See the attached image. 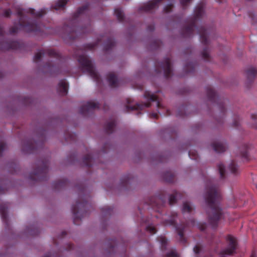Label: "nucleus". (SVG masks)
I'll use <instances>...</instances> for the list:
<instances>
[{
    "label": "nucleus",
    "instance_id": "4d7b16f0",
    "mask_svg": "<svg viewBox=\"0 0 257 257\" xmlns=\"http://www.w3.org/2000/svg\"><path fill=\"white\" fill-rule=\"evenodd\" d=\"M155 29V26L154 25H149L147 27V30L150 32L153 31Z\"/></svg>",
    "mask_w": 257,
    "mask_h": 257
},
{
    "label": "nucleus",
    "instance_id": "39448f33",
    "mask_svg": "<svg viewBox=\"0 0 257 257\" xmlns=\"http://www.w3.org/2000/svg\"><path fill=\"white\" fill-rule=\"evenodd\" d=\"M177 217V213L173 212H172L170 216V218L168 220H165L163 222L165 225H171L174 226L179 236V241L182 244H185L187 242L185 237H184V233L185 229L186 227L190 226H194L195 225L196 223L194 219H191L185 223H181L180 225H178L176 222V218Z\"/></svg>",
    "mask_w": 257,
    "mask_h": 257
},
{
    "label": "nucleus",
    "instance_id": "a878e982",
    "mask_svg": "<svg viewBox=\"0 0 257 257\" xmlns=\"http://www.w3.org/2000/svg\"><path fill=\"white\" fill-rule=\"evenodd\" d=\"M68 184V181L66 179H62L54 182L53 183V188L55 190L64 188Z\"/></svg>",
    "mask_w": 257,
    "mask_h": 257
},
{
    "label": "nucleus",
    "instance_id": "6e6d98bb",
    "mask_svg": "<svg viewBox=\"0 0 257 257\" xmlns=\"http://www.w3.org/2000/svg\"><path fill=\"white\" fill-rule=\"evenodd\" d=\"M150 116L151 118H154V119H158V117H159V115L157 113H155V112H153V113H151L150 114Z\"/></svg>",
    "mask_w": 257,
    "mask_h": 257
},
{
    "label": "nucleus",
    "instance_id": "473e14b6",
    "mask_svg": "<svg viewBox=\"0 0 257 257\" xmlns=\"http://www.w3.org/2000/svg\"><path fill=\"white\" fill-rule=\"evenodd\" d=\"M114 15L116 16L118 21L122 22L124 19V16L122 10L120 8H116L114 11Z\"/></svg>",
    "mask_w": 257,
    "mask_h": 257
},
{
    "label": "nucleus",
    "instance_id": "412c9836",
    "mask_svg": "<svg viewBox=\"0 0 257 257\" xmlns=\"http://www.w3.org/2000/svg\"><path fill=\"white\" fill-rule=\"evenodd\" d=\"M134 178L128 174L124 176L120 180V187L123 189H128L130 188V185L132 182Z\"/></svg>",
    "mask_w": 257,
    "mask_h": 257
},
{
    "label": "nucleus",
    "instance_id": "bf43d9fd",
    "mask_svg": "<svg viewBox=\"0 0 257 257\" xmlns=\"http://www.w3.org/2000/svg\"><path fill=\"white\" fill-rule=\"evenodd\" d=\"M73 248H74V245L72 244L69 243L67 245L66 249L68 250H71L72 249H73Z\"/></svg>",
    "mask_w": 257,
    "mask_h": 257
},
{
    "label": "nucleus",
    "instance_id": "603ef678",
    "mask_svg": "<svg viewBox=\"0 0 257 257\" xmlns=\"http://www.w3.org/2000/svg\"><path fill=\"white\" fill-rule=\"evenodd\" d=\"M192 0H180V3L181 5L183 6L184 8H185L188 4Z\"/></svg>",
    "mask_w": 257,
    "mask_h": 257
},
{
    "label": "nucleus",
    "instance_id": "72a5a7b5",
    "mask_svg": "<svg viewBox=\"0 0 257 257\" xmlns=\"http://www.w3.org/2000/svg\"><path fill=\"white\" fill-rule=\"evenodd\" d=\"M76 134L70 132H66L65 134V139L66 142H74L76 140Z\"/></svg>",
    "mask_w": 257,
    "mask_h": 257
},
{
    "label": "nucleus",
    "instance_id": "4468645a",
    "mask_svg": "<svg viewBox=\"0 0 257 257\" xmlns=\"http://www.w3.org/2000/svg\"><path fill=\"white\" fill-rule=\"evenodd\" d=\"M164 72V76L166 78H169L172 74V64L170 58H166L163 61L156 66V71L157 73Z\"/></svg>",
    "mask_w": 257,
    "mask_h": 257
},
{
    "label": "nucleus",
    "instance_id": "680f3d73",
    "mask_svg": "<svg viewBox=\"0 0 257 257\" xmlns=\"http://www.w3.org/2000/svg\"><path fill=\"white\" fill-rule=\"evenodd\" d=\"M117 244L115 243V241H113V244H110L109 247L110 249H113Z\"/></svg>",
    "mask_w": 257,
    "mask_h": 257
},
{
    "label": "nucleus",
    "instance_id": "09e8293b",
    "mask_svg": "<svg viewBox=\"0 0 257 257\" xmlns=\"http://www.w3.org/2000/svg\"><path fill=\"white\" fill-rule=\"evenodd\" d=\"M197 227L201 231H204L206 228V224L205 223L199 222L197 223Z\"/></svg>",
    "mask_w": 257,
    "mask_h": 257
},
{
    "label": "nucleus",
    "instance_id": "6e6552de",
    "mask_svg": "<svg viewBox=\"0 0 257 257\" xmlns=\"http://www.w3.org/2000/svg\"><path fill=\"white\" fill-rule=\"evenodd\" d=\"M78 61L82 70L86 71L97 84H99L101 81L100 76L95 71L94 65L89 57L84 54L81 55L78 57Z\"/></svg>",
    "mask_w": 257,
    "mask_h": 257
},
{
    "label": "nucleus",
    "instance_id": "e2e57ef3",
    "mask_svg": "<svg viewBox=\"0 0 257 257\" xmlns=\"http://www.w3.org/2000/svg\"><path fill=\"white\" fill-rule=\"evenodd\" d=\"M86 189L85 187H83L80 188V192L82 194H84L85 192Z\"/></svg>",
    "mask_w": 257,
    "mask_h": 257
},
{
    "label": "nucleus",
    "instance_id": "2f4dec72",
    "mask_svg": "<svg viewBox=\"0 0 257 257\" xmlns=\"http://www.w3.org/2000/svg\"><path fill=\"white\" fill-rule=\"evenodd\" d=\"M163 178L165 181L172 183L174 181L175 178L174 174L171 171H167L163 174Z\"/></svg>",
    "mask_w": 257,
    "mask_h": 257
},
{
    "label": "nucleus",
    "instance_id": "7c9ffc66",
    "mask_svg": "<svg viewBox=\"0 0 257 257\" xmlns=\"http://www.w3.org/2000/svg\"><path fill=\"white\" fill-rule=\"evenodd\" d=\"M67 3V1L66 0H59L52 6L51 9L56 11L64 9Z\"/></svg>",
    "mask_w": 257,
    "mask_h": 257
},
{
    "label": "nucleus",
    "instance_id": "c85d7f7f",
    "mask_svg": "<svg viewBox=\"0 0 257 257\" xmlns=\"http://www.w3.org/2000/svg\"><path fill=\"white\" fill-rule=\"evenodd\" d=\"M246 74L247 80L252 81L257 75V70L254 67H250L246 70Z\"/></svg>",
    "mask_w": 257,
    "mask_h": 257
},
{
    "label": "nucleus",
    "instance_id": "052dcab7",
    "mask_svg": "<svg viewBox=\"0 0 257 257\" xmlns=\"http://www.w3.org/2000/svg\"><path fill=\"white\" fill-rule=\"evenodd\" d=\"M28 232H30V233L31 234H32V235H37V234L38 233L39 231H38V229H36V230H33V231H32H32H30L29 230H28Z\"/></svg>",
    "mask_w": 257,
    "mask_h": 257
},
{
    "label": "nucleus",
    "instance_id": "f257e3e1",
    "mask_svg": "<svg viewBox=\"0 0 257 257\" xmlns=\"http://www.w3.org/2000/svg\"><path fill=\"white\" fill-rule=\"evenodd\" d=\"M47 10L44 8L38 12L32 8H19L17 10L18 21L14 23L10 28L9 32L11 35H15L19 32L27 33H39L42 30V25L38 19L45 15Z\"/></svg>",
    "mask_w": 257,
    "mask_h": 257
},
{
    "label": "nucleus",
    "instance_id": "7ed1b4c3",
    "mask_svg": "<svg viewBox=\"0 0 257 257\" xmlns=\"http://www.w3.org/2000/svg\"><path fill=\"white\" fill-rule=\"evenodd\" d=\"M204 5L203 3L200 4L195 8L194 16L188 20L187 25L182 29V34L184 37H190L193 35L194 29L196 28L197 34L200 36L201 43L205 46L201 53L202 57L204 60L209 61L210 60V55L208 53V48L207 47L209 45L207 30L204 27H196L197 22L202 18L204 14Z\"/></svg>",
    "mask_w": 257,
    "mask_h": 257
},
{
    "label": "nucleus",
    "instance_id": "ddd939ff",
    "mask_svg": "<svg viewBox=\"0 0 257 257\" xmlns=\"http://www.w3.org/2000/svg\"><path fill=\"white\" fill-rule=\"evenodd\" d=\"M3 36V31L1 28V51L3 50H21L23 48L24 45L23 43H21L17 41L13 40H7L4 41L2 39Z\"/></svg>",
    "mask_w": 257,
    "mask_h": 257
},
{
    "label": "nucleus",
    "instance_id": "49530a36",
    "mask_svg": "<svg viewBox=\"0 0 257 257\" xmlns=\"http://www.w3.org/2000/svg\"><path fill=\"white\" fill-rule=\"evenodd\" d=\"M174 7V6L172 4H170L167 5L164 9V12L166 13H170L172 11L173 8Z\"/></svg>",
    "mask_w": 257,
    "mask_h": 257
},
{
    "label": "nucleus",
    "instance_id": "774afa93",
    "mask_svg": "<svg viewBox=\"0 0 257 257\" xmlns=\"http://www.w3.org/2000/svg\"><path fill=\"white\" fill-rule=\"evenodd\" d=\"M66 234V232L65 231H63L61 233V237H63L64 236H65Z\"/></svg>",
    "mask_w": 257,
    "mask_h": 257
},
{
    "label": "nucleus",
    "instance_id": "0eeeda50",
    "mask_svg": "<svg viewBox=\"0 0 257 257\" xmlns=\"http://www.w3.org/2000/svg\"><path fill=\"white\" fill-rule=\"evenodd\" d=\"M144 97L147 99L149 101L146 103H137L133 106L129 105V104L132 102L131 98L127 99V105L125 106V111L129 112L133 110H142L145 107H149L151 106L150 101H156V105L158 108L163 107V106L161 103V101L158 97L156 95L151 93L150 91H146L144 93Z\"/></svg>",
    "mask_w": 257,
    "mask_h": 257
},
{
    "label": "nucleus",
    "instance_id": "58836bf2",
    "mask_svg": "<svg viewBox=\"0 0 257 257\" xmlns=\"http://www.w3.org/2000/svg\"><path fill=\"white\" fill-rule=\"evenodd\" d=\"M159 241L161 243V249L162 251L166 249L168 243L167 239L164 236H161L158 238Z\"/></svg>",
    "mask_w": 257,
    "mask_h": 257
},
{
    "label": "nucleus",
    "instance_id": "8fccbe9b",
    "mask_svg": "<svg viewBox=\"0 0 257 257\" xmlns=\"http://www.w3.org/2000/svg\"><path fill=\"white\" fill-rule=\"evenodd\" d=\"M202 248L199 245H196L193 248V251L196 254H199L201 252Z\"/></svg>",
    "mask_w": 257,
    "mask_h": 257
},
{
    "label": "nucleus",
    "instance_id": "4be33fe9",
    "mask_svg": "<svg viewBox=\"0 0 257 257\" xmlns=\"http://www.w3.org/2000/svg\"><path fill=\"white\" fill-rule=\"evenodd\" d=\"M250 145L248 144H244L241 147V148L240 149V156L245 161H248L250 160L248 152V150L250 149Z\"/></svg>",
    "mask_w": 257,
    "mask_h": 257
},
{
    "label": "nucleus",
    "instance_id": "e433bc0d",
    "mask_svg": "<svg viewBox=\"0 0 257 257\" xmlns=\"http://www.w3.org/2000/svg\"><path fill=\"white\" fill-rule=\"evenodd\" d=\"M104 40H105V37L103 36L102 37V38L98 40V41L96 43H90V44H86L84 48H85V49L88 50H93L96 47V46L99 43L100 41Z\"/></svg>",
    "mask_w": 257,
    "mask_h": 257
},
{
    "label": "nucleus",
    "instance_id": "ea45409f",
    "mask_svg": "<svg viewBox=\"0 0 257 257\" xmlns=\"http://www.w3.org/2000/svg\"><path fill=\"white\" fill-rule=\"evenodd\" d=\"M187 108V106L186 105H182L181 106L177 113V115L178 116L183 117L186 115V110Z\"/></svg>",
    "mask_w": 257,
    "mask_h": 257
},
{
    "label": "nucleus",
    "instance_id": "f8f14e48",
    "mask_svg": "<svg viewBox=\"0 0 257 257\" xmlns=\"http://www.w3.org/2000/svg\"><path fill=\"white\" fill-rule=\"evenodd\" d=\"M43 142H35L32 139L27 140L23 142L22 151L25 153L31 154L43 148Z\"/></svg>",
    "mask_w": 257,
    "mask_h": 257
},
{
    "label": "nucleus",
    "instance_id": "4c0bfd02",
    "mask_svg": "<svg viewBox=\"0 0 257 257\" xmlns=\"http://www.w3.org/2000/svg\"><path fill=\"white\" fill-rule=\"evenodd\" d=\"M195 63L189 62L185 65L184 69L187 73H192L195 70Z\"/></svg>",
    "mask_w": 257,
    "mask_h": 257
},
{
    "label": "nucleus",
    "instance_id": "69168bd1",
    "mask_svg": "<svg viewBox=\"0 0 257 257\" xmlns=\"http://www.w3.org/2000/svg\"><path fill=\"white\" fill-rule=\"evenodd\" d=\"M213 239H214V235H211V240L209 241L210 244L212 243Z\"/></svg>",
    "mask_w": 257,
    "mask_h": 257
},
{
    "label": "nucleus",
    "instance_id": "b1692460",
    "mask_svg": "<svg viewBox=\"0 0 257 257\" xmlns=\"http://www.w3.org/2000/svg\"><path fill=\"white\" fill-rule=\"evenodd\" d=\"M88 9L89 5L88 4L78 8L77 12L73 16L72 22L76 21L81 15L86 14Z\"/></svg>",
    "mask_w": 257,
    "mask_h": 257
},
{
    "label": "nucleus",
    "instance_id": "393cba45",
    "mask_svg": "<svg viewBox=\"0 0 257 257\" xmlns=\"http://www.w3.org/2000/svg\"><path fill=\"white\" fill-rule=\"evenodd\" d=\"M116 124V120L115 118H112L110 121L107 122L104 126L105 132L107 134H112Z\"/></svg>",
    "mask_w": 257,
    "mask_h": 257
},
{
    "label": "nucleus",
    "instance_id": "5701e85b",
    "mask_svg": "<svg viewBox=\"0 0 257 257\" xmlns=\"http://www.w3.org/2000/svg\"><path fill=\"white\" fill-rule=\"evenodd\" d=\"M211 146L214 151L217 153L224 152L226 149V144L223 142H214Z\"/></svg>",
    "mask_w": 257,
    "mask_h": 257
},
{
    "label": "nucleus",
    "instance_id": "2eb2a0df",
    "mask_svg": "<svg viewBox=\"0 0 257 257\" xmlns=\"http://www.w3.org/2000/svg\"><path fill=\"white\" fill-rule=\"evenodd\" d=\"M166 197L163 194H160L155 196H153L149 199L147 203L149 206H151L154 209L158 212H160V210L164 205L166 203Z\"/></svg>",
    "mask_w": 257,
    "mask_h": 257
},
{
    "label": "nucleus",
    "instance_id": "dca6fc26",
    "mask_svg": "<svg viewBox=\"0 0 257 257\" xmlns=\"http://www.w3.org/2000/svg\"><path fill=\"white\" fill-rule=\"evenodd\" d=\"M99 108V104L92 101H88L85 104L82 105L79 109V112L82 115L87 116L93 111Z\"/></svg>",
    "mask_w": 257,
    "mask_h": 257
},
{
    "label": "nucleus",
    "instance_id": "864d4df0",
    "mask_svg": "<svg viewBox=\"0 0 257 257\" xmlns=\"http://www.w3.org/2000/svg\"><path fill=\"white\" fill-rule=\"evenodd\" d=\"M12 14V11L10 9H7L4 12V16L6 18H9Z\"/></svg>",
    "mask_w": 257,
    "mask_h": 257
},
{
    "label": "nucleus",
    "instance_id": "37998d69",
    "mask_svg": "<svg viewBox=\"0 0 257 257\" xmlns=\"http://www.w3.org/2000/svg\"><path fill=\"white\" fill-rule=\"evenodd\" d=\"M162 42L159 40H155L151 44V47L154 49H157L160 48L162 45Z\"/></svg>",
    "mask_w": 257,
    "mask_h": 257
},
{
    "label": "nucleus",
    "instance_id": "6ab92c4d",
    "mask_svg": "<svg viewBox=\"0 0 257 257\" xmlns=\"http://www.w3.org/2000/svg\"><path fill=\"white\" fill-rule=\"evenodd\" d=\"M107 81L111 87L115 88L121 85L120 80H118L116 75L113 73H109L107 76Z\"/></svg>",
    "mask_w": 257,
    "mask_h": 257
},
{
    "label": "nucleus",
    "instance_id": "c756f323",
    "mask_svg": "<svg viewBox=\"0 0 257 257\" xmlns=\"http://www.w3.org/2000/svg\"><path fill=\"white\" fill-rule=\"evenodd\" d=\"M182 194L180 192L177 191L174 192L169 197V204L171 205L174 204L176 202L177 199H179L182 198Z\"/></svg>",
    "mask_w": 257,
    "mask_h": 257
},
{
    "label": "nucleus",
    "instance_id": "9b49d317",
    "mask_svg": "<svg viewBox=\"0 0 257 257\" xmlns=\"http://www.w3.org/2000/svg\"><path fill=\"white\" fill-rule=\"evenodd\" d=\"M206 93L208 100L212 102H216L220 112L224 115L226 109L224 105V100L221 99L217 94L211 86L206 87Z\"/></svg>",
    "mask_w": 257,
    "mask_h": 257
},
{
    "label": "nucleus",
    "instance_id": "20e7f679",
    "mask_svg": "<svg viewBox=\"0 0 257 257\" xmlns=\"http://www.w3.org/2000/svg\"><path fill=\"white\" fill-rule=\"evenodd\" d=\"M46 55L51 58L56 59L54 65H51V64L49 63L44 66V69L46 72L49 73L51 75H58L61 73L66 74L69 73L68 71L63 72L61 70V67L63 66V63L65 61V59L54 50H40L35 55L33 60L35 63H37L41 60L42 57Z\"/></svg>",
    "mask_w": 257,
    "mask_h": 257
},
{
    "label": "nucleus",
    "instance_id": "0e129e2a",
    "mask_svg": "<svg viewBox=\"0 0 257 257\" xmlns=\"http://www.w3.org/2000/svg\"><path fill=\"white\" fill-rule=\"evenodd\" d=\"M3 184V181L2 180V179L1 178V194H2L4 192V190H3V186H2Z\"/></svg>",
    "mask_w": 257,
    "mask_h": 257
},
{
    "label": "nucleus",
    "instance_id": "3c124183",
    "mask_svg": "<svg viewBox=\"0 0 257 257\" xmlns=\"http://www.w3.org/2000/svg\"><path fill=\"white\" fill-rule=\"evenodd\" d=\"M240 124L239 118L238 116H235L233 122V126L237 127Z\"/></svg>",
    "mask_w": 257,
    "mask_h": 257
},
{
    "label": "nucleus",
    "instance_id": "a211bd4d",
    "mask_svg": "<svg viewBox=\"0 0 257 257\" xmlns=\"http://www.w3.org/2000/svg\"><path fill=\"white\" fill-rule=\"evenodd\" d=\"M1 219L6 229H9L10 224L8 218V207L6 204L1 202Z\"/></svg>",
    "mask_w": 257,
    "mask_h": 257
},
{
    "label": "nucleus",
    "instance_id": "c03bdc74",
    "mask_svg": "<svg viewBox=\"0 0 257 257\" xmlns=\"http://www.w3.org/2000/svg\"><path fill=\"white\" fill-rule=\"evenodd\" d=\"M189 157L192 160H197L198 156L197 152L196 151H191L190 150L188 153Z\"/></svg>",
    "mask_w": 257,
    "mask_h": 257
},
{
    "label": "nucleus",
    "instance_id": "a18cd8bd",
    "mask_svg": "<svg viewBox=\"0 0 257 257\" xmlns=\"http://www.w3.org/2000/svg\"><path fill=\"white\" fill-rule=\"evenodd\" d=\"M147 231L149 232L151 234H155L157 232V230L154 226L148 225L146 228Z\"/></svg>",
    "mask_w": 257,
    "mask_h": 257
},
{
    "label": "nucleus",
    "instance_id": "c9c22d12",
    "mask_svg": "<svg viewBox=\"0 0 257 257\" xmlns=\"http://www.w3.org/2000/svg\"><path fill=\"white\" fill-rule=\"evenodd\" d=\"M229 169L231 173L234 175H237L239 172L238 166L237 165L234 161H231L229 166Z\"/></svg>",
    "mask_w": 257,
    "mask_h": 257
},
{
    "label": "nucleus",
    "instance_id": "13d9d810",
    "mask_svg": "<svg viewBox=\"0 0 257 257\" xmlns=\"http://www.w3.org/2000/svg\"><path fill=\"white\" fill-rule=\"evenodd\" d=\"M5 143L1 140V156H2V152L5 148Z\"/></svg>",
    "mask_w": 257,
    "mask_h": 257
},
{
    "label": "nucleus",
    "instance_id": "f3484780",
    "mask_svg": "<svg viewBox=\"0 0 257 257\" xmlns=\"http://www.w3.org/2000/svg\"><path fill=\"white\" fill-rule=\"evenodd\" d=\"M163 0H153L145 4L139 8V11H144L149 12L158 7L159 4Z\"/></svg>",
    "mask_w": 257,
    "mask_h": 257
},
{
    "label": "nucleus",
    "instance_id": "f03ea898",
    "mask_svg": "<svg viewBox=\"0 0 257 257\" xmlns=\"http://www.w3.org/2000/svg\"><path fill=\"white\" fill-rule=\"evenodd\" d=\"M204 198L207 205L206 212L208 222L213 228H216L219 221L222 218L223 212L220 206L221 200L220 190L212 179L206 182Z\"/></svg>",
    "mask_w": 257,
    "mask_h": 257
},
{
    "label": "nucleus",
    "instance_id": "9d476101",
    "mask_svg": "<svg viewBox=\"0 0 257 257\" xmlns=\"http://www.w3.org/2000/svg\"><path fill=\"white\" fill-rule=\"evenodd\" d=\"M64 30L67 33L64 38L74 40L77 37H80L82 34L90 33L91 30V25L90 23L82 27H77L75 26L69 27L65 25Z\"/></svg>",
    "mask_w": 257,
    "mask_h": 257
},
{
    "label": "nucleus",
    "instance_id": "f704fd0d",
    "mask_svg": "<svg viewBox=\"0 0 257 257\" xmlns=\"http://www.w3.org/2000/svg\"><path fill=\"white\" fill-rule=\"evenodd\" d=\"M101 211L103 216L106 217L112 214L113 209L110 206H105L101 208Z\"/></svg>",
    "mask_w": 257,
    "mask_h": 257
},
{
    "label": "nucleus",
    "instance_id": "cd10ccee",
    "mask_svg": "<svg viewBox=\"0 0 257 257\" xmlns=\"http://www.w3.org/2000/svg\"><path fill=\"white\" fill-rule=\"evenodd\" d=\"M93 162L94 158L91 154H87L83 158V164L86 167L90 168L93 165Z\"/></svg>",
    "mask_w": 257,
    "mask_h": 257
},
{
    "label": "nucleus",
    "instance_id": "1a4fd4ad",
    "mask_svg": "<svg viewBox=\"0 0 257 257\" xmlns=\"http://www.w3.org/2000/svg\"><path fill=\"white\" fill-rule=\"evenodd\" d=\"M48 159H45L41 161H39L38 165L41 166H37L29 176L30 179L33 181H43L46 180L48 178Z\"/></svg>",
    "mask_w": 257,
    "mask_h": 257
},
{
    "label": "nucleus",
    "instance_id": "423d86ee",
    "mask_svg": "<svg viewBox=\"0 0 257 257\" xmlns=\"http://www.w3.org/2000/svg\"><path fill=\"white\" fill-rule=\"evenodd\" d=\"M88 197L86 195L79 196L76 204L73 205L72 211L73 214V222L75 225H79V221L88 213L87 208L89 206L88 202Z\"/></svg>",
    "mask_w": 257,
    "mask_h": 257
},
{
    "label": "nucleus",
    "instance_id": "79ce46f5",
    "mask_svg": "<svg viewBox=\"0 0 257 257\" xmlns=\"http://www.w3.org/2000/svg\"><path fill=\"white\" fill-rule=\"evenodd\" d=\"M218 169L220 174V177L223 179L225 177V170L223 164L220 163L218 165Z\"/></svg>",
    "mask_w": 257,
    "mask_h": 257
},
{
    "label": "nucleus",
    "instance_id": "aec40b11",
    "mask_svg": "<svg viewBox=\"0 0 257 257\" xmlns=\"http://www.w3.org/2000/svg\"><path fill=\"white\" fill-rule=\"evenodd\" d=\"M68 84L65 79L61 80L58 85L57 91L60 95L64 96L68 93Z\"/></svg>",
    "mask_w": 257,
    "mask_h": 257
},
{
    "label": "nucleus",
    "instance_id": "a19ab883",
    "mask_svg": "<svg viewBox=\"0 0 257 257\" xmlns=\"http://www.w3.org/2000/svg\"><path fill=\"white\" fill-rule=\"evenodd\" d=\"M193 210V208L188 202L183 203L182 211L183 212H191Z\"/></svg>",
    "mask_w": 257,
    "mask_h": 257
},
{
    "label": "nucleus",
    "instance_id": "5fc2aeb1",
    "mask_svg": "<svg viewBox=\"0 0 257 257\" xmlns=\"http://www.w3.org/2000/svg\"><path fill=\"white\" fill-rule=\"evenodd\" d=\"M251 118L252 120H254L255 121L257 120V114H252L251 115ZM255 124L253 126V127L255 128H257V123L255 122Z\"/></svg>",
    "mask_w": 257,
    "mask_h": 257
},
{
    "label": "nucleus",
    "instance_id": "338daca9",
    "mask_svg": "<svg viewBox=\"0 0 257 257\" xmlns=\"http://www.w3.org/2000/svg\"><path fill=\"white\" fill-rule=\"evenodd\" d=\"M166 111V115H170L171 114V112L169 110L167 109Z\"/></svg>",
    "mask_w": 257,
    "mask_h": 257
},
{
    "label": "nucleus",
    "instance_id": "de8ad7c7",
    "mask_svg": "<svg viewBox=\"0 0 257 257\" xmlns=\"http://www.w3.org/2000/svg\"><path fill=\"white\" fill-rule=\"evenodd\" d=\"M164 257H179L178 254L174 250H172L165 254Z\"/></svg>",
    "mask_w": 257,
    "mask_h": 257
},
{
    "label": "nucleus",
    "instance_id": "bb28decb",
    "mask_svg": "<svg viewBox=\"0 0 257 257\" xmlns=\"http://www.w3.org/2000/svg\"><path fill=\"white\" fill-rule=\"evenodd\" d=\"M115 45V42L113 38L111 36H108L107 37L106 42L104 43V50L105 51H108L111 50L114 47Z\"/></svg>",
    "mask_w": 257,
    "mask_h": 257
}]
</instances>
